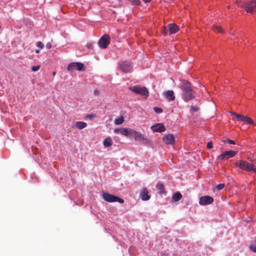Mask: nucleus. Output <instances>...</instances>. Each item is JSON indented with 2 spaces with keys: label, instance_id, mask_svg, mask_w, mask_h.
<instances>
[{
  "label": "nucleus",
  "instance_id": "dca6fc26",
  "mask_svg": "<svg viewBox=\"0 0 256 256\" xmlns=\"http://www.w3.org/2000/svg\"><path fill=\"white\" fill-rule=\"evenodd\" d=\"M148 190L146 188H143L140 192V196L143 200H148L150 198L148 195Z\"/></svg>",
  "mask_w": 256,
  "mask_h": 256
},
{
  "label": "nucleus",
  "instance_id": "f03ea898",
  "mask_svg": "<svg viewBox=\"0 0 256 256\" xmlns=\"http://www.w3.org/2000/svg\"><path fill=\"white\" fill-rule=\"evenodd\" d=\"M238 6L245 9L247 12L252 14L256 12V0L243 2L240 1L236 2Z\"/></svg>",
  "mask_w": 256,
  "mask_h": 256
},
{
  "label": "nucleus",
  "instance_id": "39448f33",
  "mask_svg": "<svg viewBox=\"0 0 256 256\" xmlns=\"http://www.w3.org/2000/svg\"><path fill=\"white\" fill-rule=\"evenodd\" d=\"M129 89L132 92L136 94H140L142 96H145L146 98L148 96L149 92L147 88L144 86L142 87L140 86H136L130 87Z\"/></svg>",
  "mask_w": 256,
  "mask_h": 256
},
{
  "label": "nucleus",
  "instance_id": "f3484780",
  "mask_svg": "<svg viewBox=\"0 0 256 256\" xmlns=\"http://www.w3.org/2000/svg\"><path fill=\"white\" fill-rule=\"evenodd\" d=\"M164 96L168 101H173L175 99L174 92L172 90H168L165 92Z\"/></svg>",
  "mask_w": 256,
  "mask_h": 256
},
{
  "label": "nucleus",
  "instance_id": "f704fd0d",
  "mask_svg": "<svg viewBox=\"0 0 256 256\" xmlns=\"http://www.w3.org/2000/svg\"><path fill=\"white\" fill-rule=\"evenodd\" d=\"M226 142L229 144H236V142L234 140H226Z\"/></svg>",
  "mask_w": 256,
  "mask_h": 256
},
{
  "label": "nucleus",
  "instance_id": "9d476101",
  "mask_svg": "<svg viewBox=\"0 0 256 256\" xmlns=\"http://www.w3.org/2000/svg\"><path fill=\"white\" fill-rule=\"evenodd\" d=\"M131 128H116L114 130V132L118 134H120L122 135L130 137V136Z\"/></svg>",
  "mask_w": 256,
  "mask_h": 256
},
{
  "label": "nucleus",
  "instance_id": "37998d69",
  "mask_svg": "<svg viewBox=\"0 0 256 256\" xmlns=\"http://www.w3.org/2000/svg\"><path fill=\"white\" fill-rule=\"evenodd\" d=\"M36 53H37V54L39 53V52H40V50H36Z\"/></svg>",
  "mask_w": 256,
  "mask_h": 256
},
{
  "label": "nucleus",
  "instance_id": "0eeeda50",
  "mask_svg": "<svg viewBox=\"0 0 256 256\" xmlns=\"http://www.w3.org/2000/svg\"><path fill=\"white\" fill-rule=\"evenodd\" d=\"M237 152L236 151L232 150L226 151L222 152V154L218 157V158L220 160H228L229 158L234 156Z\"/></svg>",
  "mask_w": 256,
  "mask_h": 256
},
{
  "label": "nucleus",
  "instance_id": "20e7f679",
  "mask_svg": "<svg viewBox=\"0 0 256 256\" xmlns=\"http://www.w3.org/2000/svg\"><path fill=\"white\" fill-rule=\"evenodd\" d=\"M102 197L105 201L109 202H118L120 204H123L124 202V200L123 199L118 198L117 196L110 194L107 192H103L102 194Z\"/></svg>",
  "mask_w": 256,
  "mask_h": 256
},
{
  "label": "nucleus",
  "instance_id": "cd10ccee",
  "mask_svg": "<svg viewBox=\"0 0 256 256\" xmlns=\"http://www.w3.org/2000/svg\"><path fill=\"white\" fill-rule=\"evenodd\" d=\"M154 110L156 113L160 114L162 112V109L160 108L155 107Z\"/></svg>",
  "mask_w": 256,
  "mask_h": 256
},
{
  "label": "nucleus",
  "instance_id": "79ce46f5",
  "mask_svg": "<svg viewBox=\"0 0 256 256\" xmlns=\"http://www.w3.org/2000/svg\"><path fill=\"white\" fill-rule=\"evenodd\" d=\"M145 3H148L151 2L152 0H142Z\"/></svg>",
  "mask_w": 256,
  "mask_h": 256
},
{
  "label": "nucleus",
  "instance_id": "aec40b11",
  "mask_svg": "<svg viewBox=\"0 0 256 256\" xmlns=\"http://www.w3.org/2000/svg\"><path fill=\"white\" fill-rule=\"evenodd\" d=\"M240 120L241 121L246 122L250 124H252L254 126H256V124H254L253 120L251 118L247 116H244L242 118V119H240Z\"/></svg>",
  "mask_w": 256,
  "mask_h": 256
},
{
  "label": "nucleus",
  "instance_id": "f8f14e48",
  "mask_svg": "<svg viewBox=\"0 0 256 256\" xmlns=\"http://www.w3.org/2000/svg\"><path fill=\"white\" fill-rule=\"evenodd\" d=\"M162 140L167 144H174L175 142V138L173 134H168L163 136Z\"/></svg>",
  "mask_w": 256,
  "mask_h": 256
},
{
  "label": "nucleus",
  "instance_id": "1a4fd4ad",
  "mask_svg": "<svg viewBox=\"0 0 256 256\" xmlns=\"http://www.w3.org/2000/svg\"><path fill=\"white\" fill-rule=\"evenodd\" d=\"M214 202V198L208 196H204L200 198L199 204L202 206L210 204Z\"/></svg>",
  "mask_w": 256,
  "mask_h": 256
},
{
  "label": "nucleus",
  "instance_id": "6e6552de",
  "mask_svg": "<svg viewBox=\"0 0 256 256\" xmlns=\"http://www.w3.org/2000/svg\"><path fill=\"white\" fill-rule=\"evenodd\" d=\"M134 136V138L136 140L140 141H147V138H145L144 134L140 132H138L133 129L131 128L130 130V136Z\"/></svg>",
  "mask_w": 256,
  "mask_h": 256
},
{
  "label": "nucleus",
  "instance_id": "2eb2a0df",
  "mask_svg": "<svg viewBox=\"0 0 256 256\" xmlns=\"http://www.w3.org/2000/svg\"><path fill=\"white\" fill-rule=\"evenodd\" d=\"M169 30V34H173L177 32L179 30V27L176 24H170L168 25Z\"/></svg>",
  "mask_w": 256,
  "mask_h": 256
},
{
  "label": "nucleus",
  "instance_id": "4be33fe9",
  "mask_svg": "<svg viewBox=\"0 0 256 256\" xmlns=\"http://www.w3.org/2000/svg\"><path fill=\"white\" fill-rule=\"evenodd\" d=\"M212 30L216 32L224 34V30L222 28V27L218 25L214 24L212 27Z\"/></svg>",
  "mask_w": 256,
  "mask_h": 256
},
{
  "label": "nucleus",
  "instance_id": "393cba45",
  "mask_svg": "<svg viewBox=\"0 0 256 256\" xmlns=\"http://www.w3.org/2000/svg\"><path fill=\"white\" fill-rule=\"evenodd\" d=\"M231 114L234 115L237 118L238 121H241L240 119H242V118L244 116L240 114H236L234 112H231Z\"/></svg>",
  "mask_w": 256,
  "mask_h": 256
},
{
  "label": "nucleus",
  "instance_id": "412c9836",
  "mask_svg": "<svg viewBox=\"0 0 256 256\" xmlns=\"http://www.w3.org/2000/svg\"><path fill=\"white\" fill-rule=\"evenodd\" d=\"M240 120L241 121L246 122L250 124H252L254 126H256V124H254L253 120L251 118L247 116H244L242 118V119H240Z\"/></svg>",
  "mask_w": 256,
  "mask_h": 256
},
{
  "label": "nucleus",
  "instance_id": "6ab92c4d",
  "mask_svg": "<svg viewBox=\"0 0 256 256\" xmlns=\"http://www.w3.org/2000/svg\"><path fill=\"white\" fill-rule=\"evenodd\" d=\"M156 188L160 194H164L165 192L164 186L163 184L159 182L157 184Z\"/></svg>",
  "mask_w": 256,
  "mask_h": 256
},
{
  "label": "nucleus",
  "instance_id": "7c9ffc66",
  "mask_svg": "<svg viewBox=\"0 0 256 256\" xmlns=\"http://www.w3.org/2000/svg\"><path fill=\"white\" fill-rule=\"evenodd\" d=\"M199 110V108L196 106H191L190 110L192 112H198Z\"/></svg>",
  "mask_w": 256,
  "mask_h": 256
},
{
  "label": "nucleus",
  "instance_id": "423d86ee",
  "mask_svg": "<svg viewBox=\"0 0 256 256\" xmlns=\"http://www.w3.org/2000/svg\"><path fill=\"white\" fill-rule=\"evenodd\" d=\"M110 42V37L108 34L103 35L99 40L98 44L101 48H106Z\"/></svg>",
  "mask_w": 256,
  "mask_h": 256
},
{
  "label": "nucleus",
  "instance_id": "ddd939ff",
  "mask_svg": "<svg viewBox=\"0 0 256 256\" xmlns=\"http://www.w3.org/2000/svg\"><path fill=\"white\" fill-rule=\"evenodd\" d=\"M152 130L154 132H161L166 130V128L164 124L162 123L156 124L151 127Z\"/></svg>",
  "mask_w": 256,
  "mask_h": 256
},
{
  "label": "nucleus",
  "instance_id": "a19ab883",
  "mask_svg": "<svg viewBox=\"0 0 256 256\" xmlns=\"http://www.w3.org/2000/svg\"><path fill=\"white\" fill-rule=\"evenodd\" d=\"M86 70L83 64L81 63V71L84 70Z\"/></svg>",
  "mask_w": 256,
  "mask_h": 256
},
{
  "label": "nucleus",
  "instance_id": "c85d7f7f",
  "mask_svg": "<svg viewBox=\"0 0 256 256\" xmlns=\"http://www.w3.org/2000/svg\"><path fill=\"white\" fill-rule=\"evenodd\" d=\"M249 248L252 251L256 252V245L251 244Z\"/></svg>",
  "mask_w": 256,
  "mask_h": 256
},
{
  "label": "nucleus",
  "instance_id": "58836bf2",
  "mask_svg": "<svg viewBox=\"0 0 256 256\" xmlns=\"http://www.w3.org/2000/svg\"><path fill=\"white\" fill-rule=\"evenodd\" d=\"M86 46H87V47H88V48H92V43L88 44L86 45Z\"/></svg>",
  "mask_w": 256,
  "mask_h": 256
},
{
  "label": "nucleus",
  "instance_id": "4468645a",
  "mask_svg": "<svg viewBox=\"0 0 256 256\" xmlns=\"http://www.w3.org/2000/svg\"><path fill=\"white\" fill-rule=\"evenodd\" d=\"M67 70L70 72H72L74 70H80V62H73L70 63L67 67Z\"/></svg>",
  "mask_w": 256,
  "mask_h": 256
},
{
  "label": "nucleus",
  "instance_id": "7ed1b4c3",
  "mask_svg": "<svg viewBox=\"0 0 256 256\" xmlns=\"http://www.w3.org/2000/svg\"><path fill=\"white\" fill-rule=\"evenodd\" d=\"M234 166L239 167L242 170L248 172L251 170H253L254 172V170L255 168V166L254 164L249 163L248 162L243 160H240L234 163Z\"/></svg>",
  "mask_w": 256,
  "mask_h": 256
},
{
  "label": "nucleus",
  "instance_id": "e433bc0d",
  "mask_svg": "<svg viewBox=\"0 0 256 256\" xmlns=\"http://www.w3.org/2000/svg\"><path fill=\"white\" fill-rule=\"evenodd\" d=\"M46 48L48 49H50L52 48V44L50 42H48L46 44Z\"/></svg>",
  "mask_w": 256,
  "mask_h": 256
},
{
  "label": "nucleus",
  "instance_id": "c756f323",
  "mask_svg": "<svg viewBox=\"0 0 256 256\" xmlns=\"http://www.w3.org/2000/svg\"><path fill=\"white\" fill-rule=\"evenodd\" d=\"M94 117H96V115L95 114H86V115L84 116V118L85 119H87V118H89L90 119H92Z\"/></svg>",
  "mask_w": 256,
  "mask_h": 256
},
{
  "label": "nucleus",
  "instance_id": "bb28decb",
  "mask_svg": "<svg viewBox=\"0 0 256 256\" xmlns=\"http://www.w3.org/2000/svg\"><path fill=\"white\" fill-rule=\"evenodd\" d=\"M224 184H218L216 186V188L218 190H221L223 189L224 188Z\"/></svg>",
  "mask_w": 256,
  "mask_h": 256
},
{
  "label": "nucleus",
  "instance_id": "b1692460",
  "mask_svg": "<svg viewBox=\"0 0 256 256\" xmlns=\"http://www.w3.org/2000/svg\"><path fill=\"white\" fill-rule=\"evenodd\" d=\"M124 121V116H120L118 118L115 119L114 124L116 125H120L122 124Z\"/></svg>",
  "mask_w": 256,
  "mask_h": 256
},
{
  "label": "nucleus",
  "instance_id": "9b49d317",
  "mask_svg": "<svg viewBox=\"0 0 256 256\" xmlns=\"http://www.w3.org/2000/svg\"><path fill=\"white\" fill-rule=\"evenodd\" d=\"M120 68L122 72H128L132 70V64L130 62H122L120 64Z\"/></svg>",
  "mask_w": 256,
  "mask_h": 256
},
{
  "label": "nucleus",
  "instance_id": "4c0bfd02",
  "mask_svg": "<svg viewBox=\"0 0 256 256\" xmlns=\"http://www.w3.org/2000/svg\"><path fill=\"white\" fill-rule=\"evenodd\" d=\"M94 94L95 95L98 96L100 94V91L98 90H95L94 91Z\"/></svg>",
  "mask_w": 256,
  "mask_h": 256
},
{
  "label": "nucleus",
  "instance_id": "ea45409f",
  "mask_svg": "<svg viewBox=\"0 0 256 256\" xmlns=\"http://www.w3.org/2000/svg\"><path fill=\"white\" fill-rule=\"evenodd\" d=\"M76 128L80 129V122H76Z\"/></svg>",
  "mask_w": 256,
  "mask_h": 256
},
{
  "label": "nucleus",
  "instance_id": "2f4dec72",
  "mask_svg": "<svg viewBox=\"0 0 256 256\" xmlns=\"http://www.w3.org/2000/svg\"><path fill=\"white\" fill-rule=\"evenodd\" d=\"M40 66L39 65L34 66L32 68V70L33 72H36L40 69Z\"/></svg>",
  "mask_w": 256,
  "mask_h": 256
},
{
  "label": "nucleus",
  "instance_id": "473e14b6",
  "mask_svg": "<svg viewBox=\"0 0 256 256\" xmlns=\"http://www.w3.org/2000/svg\"><path fill=\"white\" fill-rule=\"evenodd\" d=\"M36 46L40 48H42L44 47V44L41 42H38Z\"/></svg>",
  "mask_w": 256,
  "mask_h": 256
},
{
  "label": "nucleus",
  "instance_id": "a878e982",
  "mask_svg": "<svg viewBox=\"0 0 256 256\" xmlns=\"http://www.w3.org/2000/svg\"><path fill=\"white\" fill-rule=\"evenodd\" d=\"M132 5L140 6L141 2L140 0H128Z\"/></svg>",
  "mask_w": 256,
  "mask_h": 256
},
{
  "label": "nucleus",
  "instance_id": "5701e85b",
  "mask_svg": "<svg viewBox=\"0 0 256 256\" xmlns=\"http://www.w3.org/2000/svg\"><path fill=\"white\" fill-rule=\"evenodd\" d=\"M182 195L180 192L174 193L172 197V200L174 202H178L182 198Z\"/></svg>",
  "mask_w": 256,
  "mask_h": 256
},
{
  "label": "nucleus",
  "instance_id": "a211bd4d",
  "mask_svg": "<svg viewBox=\"0 0 256 256\" xmlns=\"http://www.w3.org/2000/svg\"><path fill=\"white\" fill-rule=\"evenodd\" d=\"M104 145L106 148L110 147L112 146L113 142L112 138L110 136L106 138L103 142Z\"/></svg>",
  "mask_w": 256,
  "mask_h": 256
},
{
  "label": "nucleus",
  "instance_id": "72a5a7b5",
  "mask_svg": "<svg viewBox=\"0 0 256 256\" xmlns=\"http://www.w3.org/2000/svg\"><path fill=\"white\" fill-rule=\"evenodd\" d=\"M207 148L209 149H210L212 148L213 147V144H212V142H208V144H207V146H206Z\"/></svg>",
  "mask_w": 256,
  "mask_h": 256
},
{
  "label": "nucleus",
  "instance_id": "c9c22d12",
  "mask_svg": "<svg viewBox=\"0 0 256 256\" xmlns=\"http://www.w3.org/2000/svg\"><path fill=\"white\" fill-rule=\"evenodd\" d=\"M87 126V124L86 122H81V129L86 128Z\"/></svg>",
  "mask_w": 256,
  "mask_h": 256
},
{
  "label": "nucleus",
  "instance_id": "c03bdc74",
  "mask_svg": "<svg viewBox=\"0 0 256 256\" xmlns=\"http://www.w3.org/2000/svg\"><path fill=\"white\" fill-rule=\"evenodd\" d=\"M56 72H52V76H54L56 75Z\"/></svg>",
  "mask_w": 256,
  "mask_h": 256
},
{
  "label": "nucleus",
  "instance_id": "f257e3e1",
  "mask_svg": "<svg viewBox=\"0 0 256 256\" xmlns=\"http://www.w3.org/2000/svg\"><path fill=\"white\" fill-rule=\"evenodd\" d=\"M182 90V98L185 101H189L194 98L195 92L191 84L187 80H183L180 86Z\"/></svg>",
  "mask_w": 256,
  "mask_h": 256
},
{
  "label": "nucleus",
  "instance_id": "a18cd8bd",
  "mask_svg": "<svg viewBox=\"0 0 256 256\" xmlns=\"http://www.w3.org/2000/svg\"><path fill=\"white\" fill-rule=\"evenodd\" d=\"M254 172L256 173V167L255 168L254 170Z\"/></svg>",
  "mask_w": 256,
  "mask_h": 256
}]
</instances>
